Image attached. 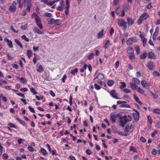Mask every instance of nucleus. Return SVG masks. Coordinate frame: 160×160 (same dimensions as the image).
<instances>
[{"instance_id": "obj_1", "label": "nucleus", "mask_w": 160, "mask_h": 160, "mask_svg": "<svg viewBox=\"0 0 160 160\" xmlns=\"http://www.w3.org/2000/svg\"><path fill=\"white\" fill-rule=\"evenodd\" d=\"M131 120V117L129 115L128 116V118L126 115L120 117V126L122 128L124 127L125 124L127 122L130 121Z\"/></svg>"}, {"instance_id": "obj_2", "label": "nucleus", "mask_w": 160, "mask_h": 160, "mask_svg": "<svg viewBox=\"0 0 160 160\" xmlns=\"http://www.w3.org/2000/svg\"><path fill=\"white\" fill-rule=\"evenodd\" d=\"M132 81L129 83V84L132 89L134 90L138 86L137 85L139 84L140 82V80L136 78H133Z\"/></svg>"}, {"instance_id": "obj_3", "label": "nucleus", "mask_w": 160, "mask_h": 160, "mask_svg": "<svg viewBox=\"0 0 160 160\" xmlns=\"http://www.w3.org/2000/svg\"><path fill=\"white\" fill-rule=\"evenodd\" d=\"M149 15L148 13L146 12H144L140 16L139 18L137 21V23L138 25H141L142 23V22L146 20L149 17Z\"/></svg>"}, {"instance_id": "obj_4", "label": "nucleus", "mask_w": 160, "mask_h": 160, "mask_svg": "<svg viewBox=\"0 0 160 160\" xmlns=\"http://www.w3.org/2000/svg\"><path fill=\"white\" fill-rule=\"evenodd\" d=\"M31 0H23V4L24 6L27 5V8H26V10L27 12H29L30 10L31 6Z\"/></svg>"}, {"instance_id": "obj_5", "label": "nucleus", "mask_w": 160, "mask_h": 160, "mask_svg": "<svg viewBox=\"0 0 160 160\" xmlns=\"http://www.w3.org/2000/svg\"><path fill=\"white\" fill-rule=\"evenodd\" d=\"M138 40L136 37H133L129 38L127 42V44L128 45H131L133 42H136Z\"/></svg>"}, {"instance_id": "obj_6", "label": "nucleus", "mask_w": 160, "mask_h": 160, "mask_svg": "<svg viewBox=\"0 0 160 160\" xmlns=\"http://www.w3.org/2000/svg\"><path fill=\"white\" fill-rule=\"evenodd\" d=\"M126 103L127 102L123 101H118L117 102V103L118 104H122L120 105V107L130 108L131 107L129 104H124Z\"/></svg>"}, {"instance_id": "obj_7", "label": "nucleus", "mask_w": 160, "mask_h": 160, "mask_svg": "<svg viewBox=\"0 0 160 160\" xmlns=\"http://www.w3.org/2000/svg\"><path fill=\"white\" fill-rule=\"evenodd\" d=\"M16 1H13L8 9L9 11L11 12H15L16 11V7L15 5H16Z\"/></svg>"}, {"instance_id": "obj_8", "label": "nucleus", "mask_w": 160, "mask_h": 160, "mask_svg": "<svg viewBox=\"0 0 160 160\" xmlns=\"http://www.w3.org/2000/svg\"><path fill=\"white\" fill-rule=\"evenodd\" d=\"M108 92L110 94L111 96L113 98L117 99H120L118 97V95L116 92V91L115 90L113 89L111 91Z\"/></svg>"}, {"instance_id": "obj_9", "label": "nucleus", "mask_w": 160, "mask_h": 160, "mask_svg": "<svg viewBox=\"0 0 160 160\" xmlns=\"http://www.w3.org/2000/svg\"><path fill=\"white\" fill-rule=\"evenodd\" d=\"M117 23L120 27H122L125 24L127 23V22L124 19L120 18L117 19Z\"/></svg>"}, {"instance_id": "obj_10", "label": "nucleus", "mask_w": 160, "mask_h": 160, "mask_svg": "<svg viewBox=\"0 0 160 160\" xmlns=\"http://www.w3.org/2000/svg\"><path fill=\"white\" fill-rule=\"evenodd\" d=\"M35 21L37 24V25L38 26L40 29H42L43 28V26L41 23V18H37L35 19Z\"/></svg>"}, {"instance_id": "obj_11", "label": "nucleus", "mask_w": 160, "mask_h": 160, "mask_svg": "<svg viewBox=\"0 0 160 160\" xmlns=\"http://www.w3.org/2000/svg\"><path fill=\"white\" fill-rule=\"evenodd\" d=\"M118 114H116L115 113H112L110 115V119L111 121L115 123L116 122V117L118 116Z\"/></svg>"}, {"instance_id": "obj_12", "label": "nucleus", "mask_w": 160, "mask_h": 160, "mask_svg": "<svg viewBox=\"0 0 160 160\" xmlns=\"http://www.w3.org/2000/svg\"><path fill=\"white\" fill-rule=\"evenodd\" d=\"M4 40L7 42L8 45L10 48H13L12 42L11 40H9L7 38H4Z\"/></svg>"}, {"instance_id": "obj_13", "label": "nucleus", "mask_w": 160, "mask_h": 160, "mask_svg": "<svg viewBox=\"0 0 160 160\" xmlns=\"http://www.w3.org/2000/svg\"><path fill=\"white\" fill-rule=\"evenodd\" d=\"M127 22L129 26H132L134 23V20L131 18H127Z\"/></svg>"}, {"instance_id": "obj_14", "label": "nucleus", "mask_w": 160, "mask_h": 160, "mask_svg": "<svg viewBox=\"0 0 160 160\" xmlns=\"http://www.w3.org/2000/svg\"><path fill=\"white\" fill-rule=\"evenodd\" d=\"M135 89H136L138 93L141 94L145 95V91L140 87L138 86Z\"/></svg>"}, {"instance_id": "obj_15", "label": "nucleus", "mask_w": 160, "mask_h": 160, "mask_svg": "<svg viewBox=\"0 0 160 160\" xmlns=\"http://www.w3.org/2000/svg\"><path fill=\"white\" fill-rule=\"evenodd\" d=\"M148 56L149 59H155L156 58V57L154 55V53L152 52H149L148 53Z\"/></svg>"}, {"instance_id": "obj_16", "label": "nucleus", "mask_w": 160, "mask_h": 160, "mask_svg": "<svg viewBox=\"0 0 160 160\" xmlns=\"http://www.w3.org/2000/svg\"><path fill=\"white\" fill-rule=\"evenodd\" d=\"M147 66L150 70H152L153 68V62L151 61L148 62L147 63Z\"/></svg>"}, {"instance_id": "obj_17", "label": "nucleus", "mask_w": 160, "mask_h": 160, "mask_svg": "<svg viewBox=\"0 0 160 160\" xmlns=\"http://www.w3.org/2000/svg\"><path fill=\"white\" fill-rule=\"evenodd\" d=\"M127 52L129 54L134 53V51L133 48L131 47H129L127 48Z\"/></svg>"}, {"instance_id": "obj_18", "label": "nucleus", "mask_w": 160, "mask_h": 160, "mask_svg": "<svg viewBox=\"0 0 160 160\" xmlns=\"http://www.w3.org/2000/svg\"><path fill=\"white\" fill-rule=\"evenodd\" d=\"M44 68L41 65H40L37 67V71L38 72H42L44 71Z\"/></svg>"}, {"instance_id": "obj_19", "label": "nucleus", "mask_w": 160, "mask_h": 160, "mask_svg": "<svg viewBox=\"0 0 160 160\" xmlns=\"http://www.w3.org/2000/svg\"><path fill=\"white\" fill-rule=\"evenodd\" d=\"M104 77L105 75L104 74L100 73L96 77L95 79H98L100 80H102L104 78Z\"/></svg>"}, {"instance_id": "obj_20", "label": "nucleus", "mask_w": 160, "mask_h": 160, "mask_svg": "<svg viewBox=\"0 0 160 160\" xmlns=\"http://www.w3.org/2000/svg\"><path fill=\"white\" fill-rule=\"evenodd\" d=\"M39 152L41 153L44 156H47L48 154L46 150L43 148H41V150L39 151Z\"/></svg>"}, {"instance_id": "obj_21", "label": "nucleus", "mask_w": 160, "mask_h": 160, "mask_svg": "<svg viewBox=\"0 0 160 160\" xmlns=\"http://www.w3.org/2000/svg\"><path fill=\"white\" fill-rule=\"evenodd\" d=\"M129 130V127L128 126H126L124 129L125 134H123L122 135L123 136H126L128 135V132Z\"/></svg>"}, {"instance_id": "obj_22", "label": "nucleus", "mask_w": 160, "mask_h": 160, "mask_svg": "<svg viewBox=\"0 0 160 160\" xmlns=\"http://www.w3.org/2000/svg\"><path fill=\"white\" fill-rule=\"evenodd\" d=\"M34 32L38 34H42L43 33V32L40 31L37 27H35L34 28Z\"/></svg>"}, {"instance_id": "obj_23", "label": "nucleus", "mask_w": 160, "mask_h": 160, "mask_svg": "<svg viewBox=\"0 0 160 160\" xmlns=\"http://www.w3.org/2000/svg\"><path fill=\"white\" fill-rule=\"evenodd\" d=\"M104 36V29H102L100 32L97 34L98 38H102Z\"/></svg>"}, {"instance_id": "obj_24", "label": "nucleus", "mask_w": 160, "mask_h": 160, "mask_svg": "<svg viewBox=\"0 0 160 160\" xmlns=\"http://www.w3.org/2000/svg\"><path fill=\"white\" fill-rule=\"evenodd\" d=\"M111 45V43L110 42V40H108L106 41V42L103 47L105 49H107Z\"/></svg>"}, {"instance_id": "obj_25", "label": "nucleus", "mask_w": 160, "mask_h": 160, "mask_svg": "<svg viewBox=\"0 0 160 160\" xmlns=\"http://www.w3.org/2000/svg\"><path fill=\"white\" fill-rule=\"evenodd\" d=\"M141 84L143 88H148L147 87L148 83L145 80H143L141 81Z\"/></svg>"}, {"instance_id": "obj_26", "label": "nucleus", "mask_w": 160, "mask_h": 160, "mask_svg": "<svg viewBox=\"0 0 160 160\" xmlns=\"http://www.w3.org/2000/svg\"><path fill=\"white\" fill-rule=\"evenodd\" d=\"M148 56V54L146 52H145L143 54H141L140 57V58L141 59H145Z\"/></svg>"}, {"instance_id": "obj_27", "label": "nucleus", "mask_w": 160, "mask_h": 160, "mask_svg": "<svg viewBox=\"0 0 160 160\" xmlns=\"http://www.w3.org/2000/svg\"><path fill=\"white\" fill-rule=\"evenodd\" d=\"M54 25L55 26H59L62 23V21L61 20L59 19H56L55 20Z\"/></svg>"}, {"instance_id": "obj_28", "label": "nucleus", "mask_w": 160, "mask_h": 160, "mask_svg": "<svg viewBox=\"0 0 160 160\" xmlns=\"http://www.w3.org/2000/svg\"><path fill=\"white\" fill-rule=\"evenodd\" d=\"M133 115L136 120L138 119L139 118V113L138 112L136 111V113H133Z\"/></svg>"}, {"instance_id": "obj_29", "label": "nucleus", "mask_w": 160, "mask_h": 160, "mask_svg": "<svg viewBox=\"0 0 160 160\" xmlns=\"http://www.w3.org/2000/svg\"><path fill=\"white\" fill-rule=\"evenodd\" d=\"M78 72V69L77 68H75L74 69H72L71 71V73L73 75L77 74Z\"/></svg>"}, {"instance_id": "obj_30", "label": "nucleus", "mask_w": 160, "mask_h": 160, "mask_svg": "<svg viewBox=\"0 0 160 160\" xmlns=\"http://www.w3.org/2000/svg\"><path fill=\"white\" fill-rule=\"evenodd\" d=\"M32 52L31 50H27V55L28 57L29 58H30L32 55Z\"/></svg>"}, {"instance_id": "obj_31", "label": "nucleus", "mask_w": 160, "mask_h": 160, "mask_svg": "<svg viewBox=\"0 0 160 160\" xmlns=\"http://www.w3.org/2000/svg\"><path fill=\"white\" fill-rule=\"evenodd\" d=\"M70 6V4H66V7H65V14L66 15L68 14V9Z\"/></svg>"}, {"instance_id": "obj_32", "label": "nucleus", "mask_w": 160, "mask_h": 160, "mask_svg": "<svg viewBox=\"0 0 160 160\" xmlns=\"http://www.w3.org/2000/svg\"><path fill=\"white\" fill-rule=\"evenodd\" d=\"M133 98L136 101L139 103L140 105L142 104V103L140 102V100L138 97L135 94L133 95Z\"/></svg>"}, {"instance_id": "obj_33", "label": "nucleus", "mask_w": 160, "mask_h": 160, "mask_svg": "<svg viewBox=\"0 0 160 160\" xmlns=\"http://www.w3.org/2000/svg\"><path fill=\"white\" fill-rule=\"evenodd\" d=\"M129 58V59L132 62H134L135 61V56L134 53L130 54Z\"/></svg>"}, {"instance_id": "obj_34", "label": "nucleus", "mask_w": 160, "mask_h": 160, "mask_svg": "<svg viewBox=\"0 0 160 160\" xmlns=\"http://www.w3.org/2000/svg\"><path fill=\"white\" fill-rule=\"evenodd\" d=\"M55 19L54 18L48 19V23L49 24H54Z\"/></svg>"}, {"instance_id": "obj_35", "label": "nucleus", "mask_w": 160, "mask_h": 160, "mask_svg": "<svg viewBox=\"0 0 160 160\" xmlns=\"http://www.w3.org/2000/svg\"><path fill=\"white\" fill-rule=\"evenodd\" d=\"M114 84V81L112 80H109L107 82V84L109 86L111 87Z\"/></svg>"}, {"instance_id": "obj_36", "label": "nucleus", "mask_w": 160, "mask_h": 160, "mask_svg": "<svg viewBox=\"0 0 160 160\" xmlns=\"http://www.w3.org/2000/svg\"><path fill=\"white\" fill-rule=\"evenodd\" d=\"M15 42L17 45L19 46L21 48H22V46L18 39H15Z\"/></svg>"}, {"instance_id": "obj_37", "label": "nucleus", "mask_w": 160, "mask_h": 160, "mask_svg": "<svg viewBox=\"0 0 160 160\" xmlns=\"http://www.w3.org/2000/svg\"><path fill=\"white\" fill-rule=\"evenodd\" d=\"M16 120L17 121H18L20 124L23 125V126H24L25 125V122L21 120L19 118H16Z\"/></svg>"}, {"instance_id": "obj_38", "label": "nucleus", "mask_w": 160, "mask_h": 160, "mask_svg": "<svg viewBox=\"0 0 160 160\" xmlns=\"http://www.w3.org/2000/svg\"><path fill=\"white\" fill-rule=\"evenodd\" d=\"M152 112L154 113L160 114V109L159 108H154Z\"/></svg>"}, {"instance_id": "obj_39", "label": "nucleus", "mask_w": 160, "mask_h": 160, "mask_svg": "<svg viewBox=\"0 0 160 160\" xmlns=\"http://www.w3.org/2000/svg\"><path fill=\"white\" fill-rule=\"evenodd\" d=\"M31 18H35V19L37 18H38L39 17L38 15L36 12H33L31 15Z\"/></svg>"}, {"instance_id": "obj_40", "label": "nucleus", "mask_w": 160, "mask_h": 160, "mask_svg": "<svg viewBox=\"0 0 160 160\" xmlns=\"http://www.w3.org/2000/svg\"><path fill=\"white\" fill-rule=\"evenodd\" d=\"M21 38L22 39L27 42H28L29 41V39L28 38H27L25 35H22L21 36Z\"/></svg>"}, {"instance_id": "obj_41", "label": "nucleus", "mask_w": 160, "mask_h": 160, "mask_svg": "<svg viewBox=\"0 0 160 160\" xmlns=\"http://www.w3.org/2000/svg\"><path fill=\"white\" fill-rule=\"evenodd\" d=\"M56 2V1L55 0H53L52 1H50L48 2V3H47V5H49L50 6H52Z\"/></svg>"}, {"instance_id": "obj_42", "label": "nucleus", "mask_w": 160, "mask_h": 160, "mask_svg": "<svg viewBox=\"0 0 160 160\" xmlns=\"http://www.w3.org/2000/svg\"><path fill=\"white\" fill-rule=\"evenodd\" d=\"M30 90L31 92L33 93V95H35L38 93V92L35 90V89L34 88H31Z\"/></svg>"}, {"instance_id": "obj_43", "label": "nucleus", "mask_w": 160, "mask_h": 160, "mask_svg": "<svg viewBox=\"0 0 160 160\" xmlns=\"http://www.w3.org/2000/svg\"><path fill=\"white\" fill-rule=\"evenodd\" d=\"M136 52L137 54H139L140 52V49L139 46H137L135 47Z\"/></svg>"}, {"instance_id": "obj_44", "label": "nucleus", "mask_w": 160, "mask_h": 160, "mask_svg": "<svg viewBox=\"0 0 160 160\" xmlns=\"http://www.w3.org/2000/svg\"><path fill=\"white\" fill-rule=\"evenodd\" d=\"M94 54L93 53H90L88 57V58L89 60H91L94 58Z\"/></svg>"}, {"instance_id": "obj_45", "label": "nucleus", "mask_w": 160, "mask_h": 160, "mask_svg": "<svg viewBox=\"0 0 160 160\" xmlns=\"http://www.w3.org/2000/svg\"><path fill=\"white\" fill-rule=\"evenodd\" d=\"M7 125L9 126L8 127H10V128H17V127L13 123H9Z\"/></svg>"}, {"instance_id": "obj_46", "label": "nucleus", "mask_w": 160, "mask_h": 160, "mask_svg": "<svg viewBox=\"0 0 160 160\" xmlns=\"http://www.w3.org/2000/svg\"><path fill=\"white\" fill-rule=\"evenodd\" d=\"M126 84L124 82H122L121 83V85L120 86V88L121 89L123 88L126 87Z\"/></svg>"}, {"instance_id": "obj_47", "label": "nucleus", "mask_w": 160, "mask_h": 160, "mask_svg": "<svg viewBox=\"0 0 160 160\" xmlns=\"http://www.w3.org/2000/svg\"><path fill=\"white\" fill-rule=\"evenodd\" d=\"M152 75L154 77L159 76L160 74L156 71H154L152 72Z\"/></svg>"}, {"instance_id": "obj_48", "label": "nucleus", "mask_w": 160, "mask_h": 160, "mask_svg": "<svg viewBox=\"0 0 160 160\" xmlns=\"http://www.w3.org/2000/svg\"><path fill=\"white\" fill-rule=\"evenodd\" d=\"M8 154L4 153L2 155V158L3 159L6 160L8 158Z\"/></svg>"}, {"instance_id": "obj_49", "label": "nucleus", "mask_w": 160, "mask_h": 160, "mask_svg": "<svg viewBox=\"0 0 160 160\" xmlns=\"http://www.w3.org/2000/svg\"><path fill=\"white\" fill-rule=\"evenodd\" d=\"M158 34V32H154L152 37V39L153 40H155L156 39V37L157 36Z\"/></svg>"}, {"instance_id": "obj_50", "label": "nucleus", "mask_w": 160, "mask_h": 160, "mask_svg": "<svg viewBox=\"0 0 160 160\" xmlns=\"http://www.w3.org/2000/svg\"><path fill=\"white\" fill-rule=\"evenodd\" d=\"M142 41L143 42V47H145L147 43L146 39V38H143L142 39Z\"/></svg>"}, {"instance_id": "obj_51", "label": "nucleus", "mask_w": 160, "mask_h": 160, "mask_svg": "<svg viewBox=\"0 0 160 160\" xmlns=\"http://www.w3.org/2000/svg\"><path fill=\"white\" fill-rule=\"evenodd\" d=\"M114 32V29L113 28H110V31H109V33L110 35L111 36H112Z\"/></svg>"}, {"instance_id": "obj_52", "label": "nucleus", "mask_w": 160, "mask_h": 160, "mask_svg": "<svg viewBox=\"0 0 160 160\" xmlns=\"http://www.w3.org/2000/svg\"><path fill=\"white\" fill-rule=\"evenodd\" d=\"M72 97L71 95L69 97V104L70 105V106H71L72 104Z\"/></svg>"}, {"instance_id": "obj_53", "label": "nucleus", "mask_w": 160, "mask_h": 160, "mask_svg": "<svg viewBox=\"0 0 160 160\" xmlns=\"http://www.w3.org/2000/svg\"><path fill=\"white\" fill-rule=\"evenodd\" d=\"M67 78V77L66 74H64L61 79L62 81L64 83L65 82V81L66 80Z\"/></svg>"}, {"instance_id": "obj_54", "label": "nucleus", "mask_w": 160, "mask_h": 160, "mask_svg": "<svg viewBox=\"0 0 160 160\" xmlns=\"http://www.w3.org/2000/svg\"><path fill=\"white\" fill-rule=\"evenodd\" d=\"M147 118L149 122L150 123V124H151L152 123V120L151 116L150 115L148 116L147 117Z\"/></svg>"}, {"instance_id": "obj_55", "label": "nucleus", "mask_w": 160, "mask_h": 160, "mask_svg": "<svg viewBox=\"0 0 160 160\" xmlns=\"http://www.w3.org/2000/svg\"><path fill=\"white\" fill-rule=\"evenodd\" d=\"M140 140L143 142H145L146 141V139L143 136H141L140 138Z\"/></svg>"}, {"instance_id": "obj_56", "label": "nucleus", "mask_w": 160, "mask_h": 160, "mask_svg": "<svg viewBox=\"0 0 160 160\" xmlns=\"http://www.w3.org/2000/svg\"><path fill=\"white\" fill-rule=\"evenodd\" d=\"M94 87L97 90H99L101 89L100 87L98 85L97 83H95L94 84Z\"/></svg>"}, {"instance_id": "obj_57", "label": "nucleus", "mask_w": 160, "mask_h": 160, "mask_svg": "<svg viewBox=\"0 0 160 160\" xmlns=\"http://www.w3.org/2000/svg\"><path fill=\"white\" fill-rule=\"evenodd\" d=\"M28 108L29 109V111L35 113V111H34V109L32 108L31 107L29 106L28 107Z\"/></svg>"}, {"instance_id": "obj_58", "label": "nucleus", "mask_w": 160, "mask_h": 160, "mask_svg": "<svg viewBox=\"0 0 160 160\" xmlns=\"http://www.w3.org/2000/svg\"><path fill=\"white\" fill-rule=\"evenodd\" d=\"M136 148L134 147L133 146H131L130 147V151H132L133 152H136Z\"/></svg>"}, {"instance_id": "obj_59", "label": "nucleus", "mask_w": 160, "mask_h": 160, "mask_svg": "<svg viewBox=\"0 0 160 160\" xmlns=\"http://www.w3.org/2000/svg\"><path fill=\"white\" fill-rule=\"evenodd\" d=\"M45 16L47 17H51L52 16V14L49 12H46L45 14Z\"/></svg>"}, {"instance_id": "obj_60", "label": "nucleus", "mask_w": 160, "mask_h": 160, "mask_svg": "<svg viewBox=\"0 0 160 160\" xmlns=\"http://www.w3.org/2000/svg\"><path fill=\"white\" fill-rule=\"evenodd\" d=\"M4 84H7V82L5 80L2 81L0 79V85H2Z\"/></svg>"}, {"instance_id": "obj_61", "label": "nucleus", "mask_w": 160, "mask_h": 160, "mask_svg": "<svg viewBox=\"0 0 160 160\" xmlns=\"http://www.w3.org/2000/svg\"><path fill=\"white\" fill-rule=\"evenodd\" d=\"M86 153L88 155H90L92 154V152L91 150L88 149L86 151Z\"/></svg>"}, {"instance_id": "obj_62", "label": "nucleus", "mask_w": 160, "mask_h": 160, "mask_svg": "<svg viewBox=\"0 0 160 160\" xmlns=\"http://www.w3.org/2000/svg\"><path fill=\"white\" fill-rule=\"evenodd\" d=\"M20 80L23 83H24L27 81L26 79L24 78H20Z\"/></svg>"}, {"instance_id": "obj_63", "label": "nucleus", "mask_w": 160, "mask_h": 160, "mask_svg": "<svg viewBox=\"0 0 160 160\" xmlns=\"http://www.w3.org/2000/svg\"><path fill=\"white\" fill-rule=\"evenodd\" d=\"M28 26V24L27 23L25 24L24 25H22L21 26V28L22 29L25 30L27 28Z\"/></svg>"}, {"instance_id": "obj_64", "label": "nucleus", "mask_w": 160, "mask_h": 160, "mask_svg": "<svg viewBox=\"0 0 160 160\" xmlns=\"http://www.w3.org/2000/svg\"><path fill=\"white\" fill-rule=\"evenodd\" d=\"M157 152L156 150L155 149L153 148L152 149V154L153 155H155L157 154Z\"/></svg>"}]
</instances>
